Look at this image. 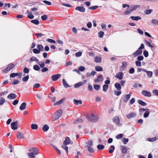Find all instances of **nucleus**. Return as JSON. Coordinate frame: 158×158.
<instances>
[{"label": "nucleus", "mask_w": 158, "mask_h": 158, "mask_svg": "<svg viewBox=\"0 0 158 158\" xmlns=\"http://www.w3.org/2000/svg\"><path fill=\"white\" fill-rule=\"evenodd\" d=\"M131 94V92H130L129 94L123 95L120 100V102H123L127 103L130 98Z\"/></svg>", "instance_id": "1"}, {"label": "nucleus", "mask_w": 158, "mask_h": 158, "mask_svg": "<svg viewBox=\"0 0 158 158\" xmlns=\"http://www.w3.org/2000/svg\"><path fill=\"white\" fill-rule=\"evenodd\" d=\"M98 117L95 116L93 113L91 114V117L88 116L87 118L88 121L90 122H95L98 120Z\"/></svg>", "instance_id": "2"}, {"label": "nucleus", "mask_w": 158, "mask_h": 158, "mask_svg": "<svg viewBox=\"0 0 158 158\" xmlns=\"http://www.w3.org/2000/svg\"><path fill=\"white\" fill-rule=\"evenodd\" d=\"M113 121L114 123H115L118 126H121L122 125V124L120 123V119L119 117L118 116H115L113 118Z\"/></svg>", "instance_id": "3"}, {"label": "nucleus", "mask_w": 158, "mask_h": 158, "mask_svg": "<svg viewBox=\"0 0 158 158\" xmlns=\"http://www.w3.org/2000/svg\"><path fill=\"white\" fill-rule=\"evenodd\" d=\"M62 114V110L61 109H59L57 110L55 113V115H57L58 117H55L54 120L58 119L59 117H60Z\"/></svg>", "instance_id": "4"}, {"label": "nucleus", "mask_w": 158, "mask_h": 158, "mask_svg": "<svg viewBox=\"0 0 158 158\" xmlns=\"http://www.w3.org/2000/svg\"><path fill=\"white\" fill-rule=\"evenodd\" d=\"M18 122H13L11 123V128L13 130H17L18 128V125L17 124Z\"/></svg>", "instance_id": "5"}, {"label": "nucleus", "mask_w": 158, "mask_h": 158, "mask_svg": "<svg viewBox=\"0 0 158 158\" xmlns=\"http://www.w3.org/2000/svg\"><path fill=\"white\" fill-rule=\"evenodd\" d=\"M137 114L135 112H130L129 114H127L126 117L128 119L133 118L136 116Z\"/></svg>", "instance_id": "6"}, {"label": "nucleus", "mask_w": 158, "mask_h": 158, "mask_svg": "<svg viewBox=\"0 0 158 158\" xmlns=\"http://www.w3.org/2000/svg\"><path fill=\"white\" fill-rule=\"evenodd\" d=\"M61 76L60 74H57L53 75L51 76V78L52 81H57Z\"/></svg>", "instance_id": "7"}, {"label": "nucleus", "mask_w": 158, "mask_h": 158, "mask_svg": "<svg viewBox=\"0 0 158 158\" xmlns=\"http://www.w3.org/2000/svg\"><path fill=\"white\" fill-rule=\"evenodd\" d=\"M141 94L144 96L150 97L151 96V93L146 90H143L142 91Z\"/></svg>", "instance_id": "8"}, {"label": "nucleus", "mask_w": 158, "mask_h": 158, "mask_svg": "<svg viewBox=\"0 0 158 158\" xmlns=\"http://www.w3.org/2000/svg\"><path fill=\"white\" fill-rule=\"evenodd\" d=\"M75 10L81 12H84L85 11V8L83 6H77L75 8Z\"/></svg>", "instance_id": "9"}, {"label": "nucleus", "mask_w": 158, "mask_h": 158, "mask_svg": "<svg viewBox=\"0 0 158 158\" xmlns=\"http://www.w3.org/2000/svg\"><path fill=\"white\" fill-rule=\"evenodd\" d=\"M29 151L32 152V153H34L35 155H38V149L37 148H30Z\"/></svg>", "instance_id": "10"}, {"label": "nucleus", "mask_w": 158, "mask_h": 158, "mask_svg": "<svg viewBox=\"0 0 158 158\" xmlns=\"http://www.w3.org/2000/svg\"><path fill=\"white\" fill-rule=\"evenodd\" d=\"M123 73L122 72H120L117 73L115 76V77L120 80H122L123 77Z\"/></svg>", "instance_id": "11"}, {"label": "nucleus", "mask_w": 158, "mask_h": 158, "mask_svg": "<svg viewBox=\"0 0 158 158\" xmlns=\"http://www.w3.org/2000/svg\"><path fill=\"white\" fill-rule=\"evenodd\" d=\"M103 80V77L102 75H99L97 76V78L95 80V82H97L98 81L101 82Z\"/></svg>", "instance_id": "12"}, {"label": "nucleus", "mask_w": 158, "mask_h": 158, "mask_svg": "<svg viewBox=\"0 0 158 158\" xmlns=\"http://www.w3.org/2000/svg\"><path fill=\"white\" fill-rule=\"evenodd\" d=\"M17 95L14 93H10L7 97V98L9 99H15Z\"/></svg>", "instance_id": "13"}, {"label": "nucleus", "mask_w": 158, "mask_h": 158, "mask_svg": "<svg viewBox=\"0 0 158 158\" xmlns=\"http://www.w3.org/2000/svg\"><path fill=\"white\" fill-rule=\"evenodd\" d=\"M142 52V50H140L138 49L135 52H134L132 55H134V57H135L137 56L141 55Z\"/></svg>", "instance_id": "14"}, {"label": "nucleus", "mask_w": 158, "mask_h": 158, "mask_svg": "<svg viewBox=\"0 0 158 158\" xmlns=\"http://www.w3.org/2000/svg\"><path fill=\"white\" fill-rule=\"evenodd\" d=\"M70 138L68 137H66L65 138V140L63 143L64 145H66L70 143Z\"/></svg>", "instance_id": "15"}, {"label": "nucleus", "mask_w": 158, "mask_h": 158, "mask_svg": "<svg viewBox=\"0 0 158 158\" xmlns=\"http://www.w3.org/2000/svg\"><path fill=\"white\" fill-rule=\"evenodd\" d=\"M17 137L20 139H23L24 138V135L22 132L18 131L17 132Z\"/></svg>", "instance_id": "16"}, {"label": "nucleus", "mask_w": 158, "mask_h": 158, "mask_svg": "<svg viewBox=\"0 0 158 158\" xmlns=\"http://www.w3.org/2000/svg\"><path fill=\"white\" fill-rule=\"evenodd\" d=\"M121 150L122 152L123 153H126L127 151V147L123 146H121Z\"/></svg>", "instance_id": "17"}, {"label": "nucleus", "mask_w": 158, "mask_h": 158, "mask_svg": "<svg viewBox=\"0 0 158 158\" xmlns=\"http://www.w3.org/2000/svg\"><path fill=\"white\" fill-rule=\"evenodd\" d=\"M130 18H131L132 20L136 21H138L139 20H140L141 19V17L139 16H132L130 17Z\"/></svg>", "instance_id": "18"}, {"label": "nucleus", "mask_w": 158, "mask_h": 158, "mask_svg": "<svg viewBox=\"0 0 158 158\" xmlns=\"http://www.w3.org/2000/svg\"><path fill=\"white\" fill-rule=\"evenodd\" d=\"M131 12V8L129 7L126 9V10L124 12V13L125 15H128L130 14Z\"/></svg>", "instance_id": "19"}, {"label": "nucleus", "mask_w": 158, "mask_h": 158, "mask_svg": "<svg viewBox=\"0 0 158 158\" xmlns=\"http://www.w3.org/2000/svg\"><path fill=\"white\" fill-rule=\"evenodd\" d=\"M65 100V98H63L59 101L57 102L54 103V105L56 106L57 105H60Z\"/></svg>", "instance_id": "20"}, {"label": "nucleus", "mask_w": 158, "mask_h": 158, "mask_svg": "<svg viewBox=\"0 0 158 158\" xmlns=\"http://www.w3.org/2000/svg\"><path fill=\"white\" fill-rule=\"evenodd\" d=\"M114 87L118 90H120L121 89V84L119 83H116L114 84Z\"/></svg>", "instance_id": "21"}, {"label": "nucleus", "mask_w": 158, "mask_h": 158, "mask_svg": "<svg viewBox=\"0 0 158 158\" xmlns=\"http://www.w3.org/2000/svg\"><path fill=\"white\" fill-rule=\"evenodd\" d=\"M63 84L64 87L65 88H68L71 87L66 82L65 80L64 79H63L62 80Z\"/></svg>", "instance_id": "22"}, {"label": "nucleus", "mask_w": 158, "mask_h": 158, "mask_svg": "<svg viewBox=\"0 0 158 158\" xmlns=\"http://www.w3.org/2000/svg\"><path fill=\"white\" fill-rule=\"evenodd\" d=\"M138 102L139 104L143 106H146L147 105L146 102L140 99L138 100Z\"/></svg>", "instance_id": "23"}, {"label": "nucleus", "mask_w": 158, "mask_h": 158, "mask_svg": "<svg viewBox=\"0 0 158 158\" xmlns=\"http://www.w3.org/2000/svg\"><path fill=\"white\" fill-rule=\"evenodd\" d=\"M26 104L25 102L22 103L19 107V109L21 110H23L26 108Z\"/></svg>", "instance_id": "24"}, {"label": "nucleus", "mask_w": 158, "mask_h": 158, "mask_svg": "<svg viewBox=\"0 0 158 158\" xmlns=\"http://www.w3.org/2000/svg\"><path fill=\"white\" fill-rule=\"evenodd\" d=\"M83 122V119L79 118L77 119L75 121L73 122V124H78L79 123H81Z\"/></svg>", "instance_id": "25"}, {"label": "nucleus", "mask_w": 158, "mask_h": 158, "mask_svg": "<svg viewBox=\"0 0 158 158\" xmlns=\"http://www.w3.org/2000/svg\"><path fill=\"white\" fill-rule=\"evenodd\" d=\"M73 102L76 105H78L79 104H81L82 102L81 100H78L74 99L73 100Z\"/></svg>", "instance_id": "26"}, {"label": "nucleus", "mask_w": 158, "mask_h": 158, "mask_svg": "<svg viewBox=\"0 0 158 158\" xmlns=\"http://www.w3.org/2000/svg\"><path fill=\"white\" fill-rule=\"evenodd\" d=\"M95 70L97 71L101 72L103 71V69L101 66L98 65L95 66Z\"/></svg>", "instance_id": "27"}, {"label": "nucleus", "mask_w": 158, "mask_h": 158, "mask_svg": "<svg viewBox=\"0 0 158 158\" xmlns=\"http://www.w3.org/2000/svg\"><path fill=\"white\" fill-rule=\"evenodd\" d=\"M95 61L96 63H101L102 62L101 57H100L96 56L95 58Z\"/></svg>", "instance_id": "28"}, {"label": "nucleus", "mask_w": 158, "mask_h": 158, "mask_svg": "<svg viewBox=\"0 0 158 158\" xmlns=\"http://www.w3.org/2000/svg\"><path fill=\"white\" fill-rule=\"evenodd\" d=\"M49 129V127L48 125L47 124L44 125L42 128V130L44 132L47 131Z\"/></svg>", "instance_id": "29"}, {"label": "nucleus", "mask_w": 158, "mask_h": 158, "mask_svg": "<svg viewBox=\"0 0 158 158\" xmlns=\"http://www.w3.org/2000/svg\"><path fill=\"white\" fill-rule=\"evenodd\" d=\"M115 147L114 145H111L109 149V152L110 153H113L115 150Z\"/></svg>", "instance_id": "30"}, {"label": "nucleus", "mask_w": 158, "mask_h": 158, "mask_svg": "<svg viewBox=\"0 0 158 158\" xmlns=\"http://www.w3.org/2000/svg\"><path fill=\"white\" fill-rule=\"evenodd\" d=\"M30 61L31 62H32L34 61L37 62V63H38L39 62V60L36 57L34 56H32L31 58L30 59Z\"/></svg>", "instance_id": "31"}, {"label": "nucleus", "mask_w": 158, "mask_h": 158, "mask_svg": "<svg viewBox=\"0 0 158 158\" xmlns=\"http://www.w3.org/2000/svg\"><path fill=\"white\" fill-rule=\"evenodd\" d=\"M144 41L146 43V44L148 45L149 47L151 48H153L154 47V46L153 45H155L154 44H152L146 40H144Z\"/></svg>", "instance_id": "32"}, {"label": "nucleus", "mask_w": 158, "mask_h": 158, "mask_svg": "<svg viewBox=\"0 0 158 158\" xmlns=\"http://www.w3.org/2000/svg\"><path fill=\"white\" fill-rule=\"evenodd\" d=\"M31 22L36 25H38L40 23L38 20L37 19L31 20Z\"/></svg>", "instance_id": "33"}, {"label": "nucleus", "mask_w": 158, "mask_h": 158, "mask_svg": "<svg viewBox=\"0 0 158 158\" xmlns=\"http://www.w3.org/2000/svg\"><path fill=\"white\" fill-rule=\"evenodd\" d=\"M37 47L40 52L44 51V47L42 44L37 45Z\"/></svg>", "instance_id": "34"}, {"label": "nucleus", "mask_w": 158, "mask_h": 158, "mask_svg": "<svg viewBox=\"0 0 158 158\" xmlns=\"http://www.w3.org/2000/svg\"><path fill=\"white\" fill-rule=\"evenodd\" d=\"M114 94L117 96H119L122 93L120 90H114Z\"/></svg>", "instance_id": "35"}, {"label": "nucleus", "mask_w": 158, "mask_h": 158, "mask_svg": "<svg viewBox=\"0 0 158 158\" xmlns=\"http://www.w3.org/2000/svg\"><path fill=\"white\" fill-rule=\"evenodd\" d=\"M15 64L13 63H11L8 64L7 66L9 68V69L10 70L15 67Z\"/></svg>", "instance_id": "36"}, {"label": "nucleus", "mask_w": 158, "mask_h": 158, "mask_svg": "<svg viewBox=\"0 0 158 158\" xmlns=\"http://www.w3.org/2000/svg\"><path fill=\"white\" fill-rule=\"evenodd\" d=\"M150 112L147 109V110L146 112H145V113H144V114H143L144 117L145 118H147L148 116L150 114Z\"/></svg>", "instance_id": "37"}, {"label": "nucleus", "mask_w": 158, "mask_h": 158, "mask_svg": "<svg viewBox=\"0 0 158 158\" xmlns=\"http://www.w3.org/2000/svg\"><path fill=\"white\" fill-rule=\"evenodd\" d=\"M81 85H82V84L81 82H80L76 83L74 85V87L75 88H79Z\"/></svg>", "instance_id": "38"}, {"label": "nucleus", "mask_w": 158, "mask_h": 158, "mask_svg": "<svg viewBox=\"0 0 158 158\" xmlns=\"http://www.w3.org/2000/svg\"><path fill=\"white\" fill-rule=\"evenodd\" d=\"M11 84L13 85H15L18 84L19 82V81L16 79H14L13 81H11Z\"/></svg>", "instance_id": "39"}, {"label": "nucleus", "mask_w": 158, "mask_h": 158, "mask_svg": "<svg viewBox=\"0 0 158 158\" xmlns=\"http://www.w3.org/2000/svg\"><path fill=\"white\" fill-rule=\"evenodd\" d=\"M140 6V5H135L133 6V7L131 8V10L132 11L136 10L137 8H139Z\"/></svg>", "instance_id": "40"}, {"label": "nucleus", "mask_w": 158, "mask_h": 158, "mask_svg": "<svg viewBox=\"0 0 158 158\" xmlns=\"http://www.w3.org/2000/svg\"><path fill=\"white\" fill-rule=\"evenodd\" d=\"M31 127L33 130H36L38 128V125L35 124H31Z\"/></svg>", "instance_id": "41"}, {"label": "nucleus", "mask_w": 158, "mask_h": 158, "mask_svg": "<svg viewBox=\"0 0 158 158\" xmlns=\"http://www.w3.org/2000/svg\"><path fill=\"white\" fill-rule=\"evenodd\" d=\"M157 139L156 137L152 138H148L147 140L149 142H152L156 141Z\"/></svg>", "instance_id": "42"}, {"label": "nucleus", "mask_w": 158, "mask_h": 158, "mask_svg": "<svg viewBox=\"0 0 158 158\" xmlns=\"http://www.w3.org/2000/svg\"><path fill=\"white\" fill-rule=\"evenodd\" d=\"M33 68L34 70L37 71H39L40 69V67L37 64L34 65L33 66Z\"/></svg>", "instance_id": "43"}, {"label": "nucleus", "mask_w": 158, "mask_h": 158, "mask_svg": "<svg viewBox=\"0 0 158 158\" xmlns=\"http://www.w3.org/2000/svg\"><path fill=\"white\" fill-rule=\"evenodd\" d=\"M38 64L40 66V67L41 68H42L43 67H44L45 66V63L44 62L40 61L38 63Z\"/></svg>", "instance_id": "44"}, {"label": "nucleus", "mask_w": 158, "mask_h": 158, "mask_svg": "<svg viewBox=\"0 0 158 158\" xmlns=\"http://www.w3.org/2000/svg\"><path fill=\"white\" fill-rule=\"evenodd\" d=\"M97 148L98 150H102L104 149V146L102 144H98L97 146Z\"/></svg>", "instance_id": "45"}, {"label": "nucleus", "mask_w": 158, "mask_h": 158, "mask_svg": "<svg viewBox=\"0 0 158 158\" xmlns=\"http://www.w3.org/2000/svg\"><path fill=\"white\" fill-rule=\"evenodd\" d=\"M28 156L30 158H34L35 157V155L34 153L32 152L28 153Z\"/></svg>", "instance_id": "46"}, {"label": "nucleus", "mask_w": 158, "mask_h": 158, "mask_svg": "<svg viewBox=\"0 0 158 158\" xmlns=\"http://www.w3.org/2000/svg\"><path fill=\"white\" fill-rule=\"evenodd\" d=\"M18 73H11L10 75V77L11 78H14L15 77L18 76Z\"/></svg>", "instance_id": "47"}, {"label": "nucleus", "mask_w": 158, "mask_h": 158, "mask_svg": "<svg viewBox=\"0 0 158 158\" xmlns=\"http://www.w3.org/2000/svg\"><path fill=\"white\" fill-rule=\"evenodd\" d=\"M98 36L100 38H102L103 37L104 33L102 31H99L98 33Z\"/></svg>", "instance_id": "48"}, {"label": "nucleus", "mask_w": 158, "mask_h": 158, "mask_svg": "<svg viewBox=\"0 0 158 158\" xmlns=\"http://www.w3.org/2000/svg\"><path fill=\"white\" fill-rule=\"evenodd\" d=\"M109 85H106L104 84L102 86L103 90L104 91H106L108 89Z\"/></svg>", "instance_id": "49"}, {"label": "nucleus", "mask_w": 158, "mask_h": 158, "mask_svg": "<svg viewBox=\"0 0 158 158\" xmlns=\"http://www.w3.org/2000/svg\"><path fill=\"white\" fill-rule=\"evenodd\" d=\"M29 77L28 75L23 77L22 78V81L24 82L27 81L29 78Z\"/></svg>", "instance_id": "50"}, {"label": "nucleus", "mask_w": 158, "mask_h": 158, "mask_svg": "<svg viewBox=\"0 0 158 158\" xmlns=\"http://www.w3.org/2000/svg\"><path fill=\"white\" fill-rule=\"evenodd\" d=\"M153 11V10L152 9H148L145 10L144 12L145 14L147 15H149L151 14Z\"/></svg>", "instance_id": "51"}, {"label": "nucleus", "mask_w": 158, "mask_h": 158, "mask_svg": "<svg viewBox=\"0 0 158 158\" xmlns=\"http://www.w3.org/2000/svg\"><path fill=\"white\" fill-rule=\"evenodd\" d=\"M122 141L123 143L125 144H126L128 142L129 139L128 138H124L122 139Z\"/></svg>", "instance_id": "52"}, {"label": "nucleus", "mask_w": 158, "mask_h": 158, "mask_svg": "<svg viewBox=\"0 0 158 158\" xmlns=\"http://www.w3.org/2000/svg\"><path fill=\"white\" fill-rule=\"evenodd\" d=\"M30 69L26 67H25L23 69V72L25 73H29Z\"/></svg>", "instance_id": "53"}, {"label": "nucleus", "mask_w": 158, "mask_h": 158, "mask_svg": "<svg viewBox=\"0 0 158 158\" xmlns=\"http://www.w3.org/2000/svg\"><path fill=\"white\" fill-rule=\"evenodd\" d=\"M107 80L105 81V83L106 85H108L110 83V78L109 77L106 78Z\"/></svg>", "instance_id": "54"}, {"label": "nucleus", "mask_w": 158, "mask_h": 158, "mask_svg": "<svg viewBox=\"0 0 158 158\" xmlns=\"http://www.w3.org/2000/svg\"><path fill=\"white\" fill-rule=\"evenodd\" d=\"M94 89L96 90H99L100 88V86L99 85L95 84L94 85Z\"/></svg>", "instance_id": "55"}, {"label": "nucleus", "mask_w": 158, "mask_h": 158, "mask_svg": "<svg viewBox=\"0 0 158 158\" xmlns=\"http://www.w3.org/2000/svg\"><path fill=\"white\" fill-rule=\"evenodd\" d=\"M87 149L90 153H93L94 152V149L90 147H88Z\"/></svg>", "instance_id": "56"}, {"label": "nucleus", "mask_w": 158, "mask_h": 158, "mask_svg": "<svg viewBox=\"0 0 158 158\" xmlns=\"http://www.w3.org/2000/svg\"><path fill=\"white\" fill-rule=\"evenodd\" d=\"M5 102V99L3 97H2L0 99V105H3Z\"/></svg>", "instance_id": "57"}, {"label": "nucleus", "mask_w": 158, "mask_h": 158, "mask_svg": "<svg viewBox=\"0 0 158 158\" xmlns=\"http://www.w3.org/2000/svg\"><path fill=\"white\" fill-rule=\"evenodd\" d=\"M33 52L36 54H39L40 52V51L38 49L36 48H34L33 49Z\"/></svg>", "instance_id": "58"}, {"label": "nucleus", "mask_w": 158, "mask_h": 158, "mask_svg": "<svg viewBox=\"0 0 158 158\" xmlns=\"http://www.w3.org/2000/svg\"><path fill=\"white\" fill-rule=\"evenodd\" d=\"M146 73L149 77L150 78L152 77L153 74L152 71H148Z\"/></svg>", "instance_id": "59"}, {"label": "nucleus", "mask_w": 158, "mask_h": 158, "mask_svg": "<svg viewBox=\"0 0 158 158\" xmlns=\"http://www.w3.org/2000/svg\"><path fill=\"white\" fill-rule=\"evenodd\" d=\"M47 41L50 43L55 44L56 43V41L52 39H48L47 40Z\"/></svg>", "instance_id": "60"}, {"label": "nucleus", "mask_w": 158, "mask_h": 158, "mask_svg": "<svg viewBox=\"0 0 158 158\" xmlns=\"http://www.w3.org/2000/svg\"><path fill=\"white\" fill-rule=\"evenodd\" d=\"M78 69L80 71L83 72L85 70V67L83 66H80L78 68Z\"/></svg>", "instance_id": "61"}, {"label": "nucleus", "mask_w": 158, "mask_h": 158, "mask_svg": "<svg viewBox=\"0 0 158 158\" xmlns=\"http://www.w3.org/2000/svg\"><path fill=\"white\" fill-rule=\"evenodd\" d=\"M135 72V69L134 68H131L129 70V73L130 74H133Z\"/></svg>", "instance_id": "62"}, {"label": "nucleus", "mask_w": 158, "mask_h": 158, "mask_svg": "<svg viewBox=\"0 0 158 158\" xmlns=\"http://www.w3.org/2000/svg\"><path fill=\"white\" fill-rule=\"evenodd\" d=\"M34 16L32 13H31L30 14H28L27 15V17L30 19H33L34 18Z\"/></svg>", "instance_id": "63"}, {"label": "nucleus", "mask_w": 158, "mask_h": 158, "mask_svg": "<svg viewBox=\"0 0 158 158\" xmlns=\"http://www.w3.org/2000/svg\"><path fill=\"white\" fill-rule=\"evenodd\" d=\"M143 54L144 56L147 57L148 56V52L147 50H144L143 52Z\"/></svg>", "instance_id": "64"}]
</instances>
